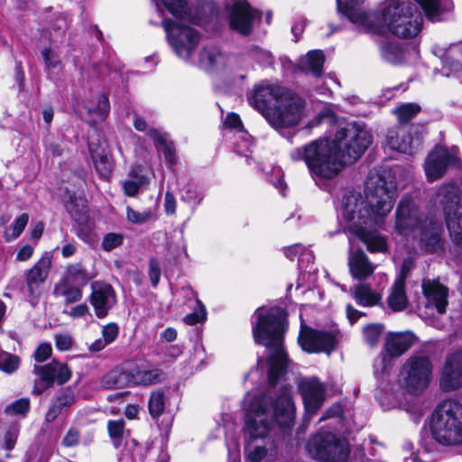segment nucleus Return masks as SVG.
Segmentation results:
<instances>
[{"label": "nucleus", "instance_id": "49530a36", "mask_svg": "<svg viewBox=\"0 0 462 462\" xmlns=\"http://www.w3.org/2000/svg\"><path fill=\"white\" fill-rule=\"evenodd\" d=\"M29 220V216L26 213L20 215L14 223L10 226V230L5 233V239L7 242H11L16 239L24 230Z\"/></svg>", "mask_w": 462, "mask_h": 462}, {"label": "nucleus", "instance_id": "aec40b11", "mask_svg": "<svg viewBox=\"0 0 462 462\" xmlns=\"http://www.w3.org/2000/svg\"><path fill=\"white\" fill-rule=\"evenodd\" d=\"M300 390L309 417L312 416L322 406L326 394L325 386L316 377L303 380L300 384Z\"/></svg>", "mask_w": 462, "mask_h": 462}, {"label": "nucleus", "instance_id": "4d7b16f0", "mask_svg": "<svg viewBox=\"0 0 462 462\" xmlns=\"http://www.w3.org/2000/svg\"><path fill=\"white\" fill-rule=\"evenodd\" d=\"M51 346L47 343L41 344L33 354V358L39 363L46 361L51 355Z\"/></svg>", "mask_w": 462, "mask_h": 462}, {"label": "nucleus", "instance_id": "9b49d317", "mask_svg": "<svg viewBox=\"0 0 462 462\" xmlns=\"http://www.w3.org/2000/svg\"><path fill=\"white\" fill-rule=\"evenodd\" d=\"M162 26L167 41L176 55L184 60L189 59L199 42L197 31L182 22H173L170 19L163 20Z\"/></svg>", "mask_w": 462, "mask_h": 462}, {"label": "nucleus", "instance_id": "2eb2a0df", "mask_svg": "<svg viewBox=\"0 0 462 462\" xmlns=\"http://www.w3.org/2000/svg\"><path fill=\"white\" fill-rule=\"evenodd\" d=\"M298 342L305 352L329 354L336 346L335 335L329 331L301 326Z\"/></svg>", "mask_w": 462, "mask_h": 462}, {"label": "nucleus", "instance_id": "5701e85b", "mask_svg": "<svg viewBox=\"0 0 462 462\" xmlns=\"http://www.w3.org/2000/svg\"><path fill=\"white\" fill-rule=\"evenodd\" d=\"M347 264L352 277L359 281L365 280L375 270V264L369 260L361 249H350Z\"/></svg>", "mask_w": 462, "mask_h": 462}, {"label": "nucleus", "instance_id": "6ab92c4d", "mask_svg": "<svg viewBox=\"0 0 462 462\" xmlns=\"http://www.w3.org/2000/svg\"><path fill=\"white\" fill-rule=\"evenodd\" d=\"M90 304L98 318H105L116 303V294L113 287L104 282L91 283Z\"/></svg>", "mask_w": 462, "mask_h": 462}, {"label": "nucleus", "instance_id": "c85d7f7f", "mask_svg": "<svg viewBox=\"0 0 462 462\" xmlns=\"http://www.w3.org/2000/svg\"><path fill=\"white\" fill-rule=\"evenodd\" d=\"M356 302L362 307H372L380 303L381 295L366 282H359L349 290Z\"/></svg>", "mask_w": 462, "mask_h": 462}, {"label": "nucleus", "instance_id": "5fc2aeb1", "mask_svg": "<svg viewBox=\"0 0 462 462\" xmlns=\"http://www.w3.org/2000/svg\"><path fill=\"white\" fill-rule=\"evenodd\" d=\"M124 236L118 233L106 234L102 241V248L105 251H111L122 245Z\"/></svg>", "mask_w": 462, "mask_h": 462}, {"label": "nucleus", "instance_id": "6e6d98bb", "mask_svg": "<svg viewBox=\"0 0 462 462\" xmlns=\"http://www.w3.org/2000/svg\"><path fill=\"white\" fill-rule=\"evenodd\" d=\"M94 228L93 222L90 221L89 217L87 218L86 223L77 224L76 233L77 236L84 242L89 243L93 239L92 231Z\"/></svg>", "mask_w": 462, "mask_h": 462}, {"label": "nucleus", "instance_id": "0eeeda50", "mask_svg": "<svg viewBox=\"0 0 462 462\" xmlns=\"http://www.w3.org/2000/svg\"><path fill=\"white\" fill-rule=\"evenodd\" d=\"M430 429L434 439L442 445L462 444V404L454 399L440 402L431 415Z\"/></svg>", "mask_w": 462, "mask_h": 462}, {"label": "nucleus", "instance_id": "a211bd4d", "mask_svg": "<svg viewBox=\"0 0 462 462\" xmlns=\"http://www.w3.org/2000/svg\"><path fill=\"white\" fill-rule=\"evenodd\" d=\"M439 386L445 392L457 390L462 386V350H457L447 356Z\"/></svg>", "mask_w": 462, "mask_h": 462}, {"label": "nucleus", "instance_id": "c03bdc74", "mask_svg": "<svg viewBox=\"0 0 462 462\" xmlns=\"http://www.w3.org/2000/svg\"><path fill=\"white\" fill-rule=\"evenodd\" d=\"M125 420L122 419L115 420H111L107 422V431L109 437L116 448L121 446V442L125 432Z\"/></svg>", "mask_w": 462, "mask_h": 462}, {"label": "nucleus", "instance_id": "7c9ffc66", "mask_svg": "<svg viewBox=\"0 0 462 462\" xmlns=\"http://www.w3.org/2000/svg\"><path fill=\"white\" fill-rule=\"evenodd\" d=\"M199 63L205 69H220L226 66V58L217 47L209 45L200 51Z\"/></svg>", "mask_w": 462, "mask_h": 462}, {"label": "nucleus", "instance_id": "393cba45", "mask_svg": "<svg viewBox=\"0 0 462 462\" xmlns=\"http://www.w3.org/2000/svg\"><path fill=\"white\" fill-rule=\"evenodd\" d=\"M421 287L429 303L433 304L439 314L445 313L448 305V288L439 281L430 279H424Z\"/></svg>", "mask_w": 462, "mask_h": 462}, {"label": "nucleus", "instance_id": "864d4df0", "mask_svg": "<svg viewBox=\"0 0 462 462\" xmlns=\"http://www.w3.org/2000/svg\"><path fill=\"white\" fill-rule=\"evenodd\" d=\"M42 56L44 60L45 67L48 70L60 68L61 61L59 54L51 48H45L42 51Z\"/></svg>", "mask_w": 462, "mask_h": 462}, {"label": "nucleus", "instance_id": "1a4fd4ad", "mask_svg": "<svg viewBox=\"0 0 462 462\" xmlns=\"http://www.w3.org/2000/svg\"><path fill=\"white\" fill-rule=\"evenodd\" d=\"M433 381V363L423 354H413L403 363L399 382L402 388L411 394H420Z\"/></svg>", "mask_w": 462, "mask_h": 462}, {"label": "nucleus", "instance_id": "37998d69", "mask_svg": "<svg viewBox=\"0 0 462 462\" xmlns=\"http://www.w3.org/2000/svg\"><path fill=\"white\" fill-rule=\"evenodd\" d=\"M67 279L74 283V286L83 287L91 279V276L79 264L70 265L67 270Z\"/></svg>", "mask_w": 462, "mask_h": 462}, {"label": "nucleus", "instance_id": "603ef678", "mask_svg": "<svg viewBox=\"0 0 462 462\" xmlns=\"http://www.w3.org/2000/svg\"><path fill=\"white\" fill-rule=\"evenodd\" d=\"M152 217V211L149 209L138 212L131 207L126 208V218L132 224H144L149 221Z\"/></svg>", "mask_w": 462, "mask_h": 462}, {"label": "nucleus", "instance_id": "6e6552de", "mask_svg": "<svg viewBox=\"0 0 462 462\" xmlns=\"http://www.w3.org/2000/svg\"><path fill=\"white\" fill-rule=\"evenodd\" d=\"M431 200L442 209L450 237L462 249V187L445 182L437 188Z\"/></svg>", "mask_w": 462, "mask_h": 462}, {"label": "nucleus", "instance_id": "09e8293b", "mask_svg": "<svg viewBox=\"0 0 462 462\" xmlns=\"http://www.w3.org/2000/svg\"><path fill=\"white\" fill-rule=\"evenodd\" d=\"M166 9L176 17L186 19L188 14L187 0H160Z\"/></svg>", "mask_w": 462, "mask_h": 462}, {"label": "nucleus", "instance_id": "f8f14e48", "mask_svg": "<svg viewBox=\"0 0 462 462\" xmlns=\"http://www.w3.org/2000/svg\"><path fill=\"white\" fill-rule=\"evenodd\" d=\"M225 5L230 28L242 35H249L254 21L261 17L260 12L253 9L245 0H226Z\"/></svg>", "mask_w": 462, "mask_h": 462}, {"label": "nucleus", "instance_id": "bb28decb", "mask_svg": "<svg viewBox=\"0 0 462 462\" xmlns=\"http://www.w3.org/2000/svg\"><path fill=\"white\" fill-rule=\"evenodd\" d=\"M272 54L259 47L250 49L245 54L233 58L231 66L234 69H248L252 68L251 60H255L261 64L271 63Z\"/></svg>", "mask_w": 462, "mask_h": 462}, {"label": "nucleus", "instance_id": "c9c22d12", "mask_svg": "<svg viewBox=\"0 0 462 462\" xmlns=\"http://www.w3.org/2000/svg\"><path fill=\"white\" fill-rule=\"evenodd\" d=\"M100 383L102 387L106 389L124 388L128 386L130 384L128 368L124 370H111L101 378Z\"/></svg>", "mask_w": 462, "mask_h": 462}, {"label": "nucleus", "instance_id": "052dcab7", "mask_svg": "<svg viewBox=\"0 0 462 462\" xmlns=\"http://www.w3.org/2000/svg\"><path fill=\"white\" fill-rule=\"evenodd\" d=\"M117 336L118 327L114 323L105 326L102 329V337L108 345L111 344Z\"/></svg>", "mask_w": 462, "mask_h": 462}, {"label": "nucleus", "instance_id": "dca6fc26", "mask_svg": "<svg viewBox=\"0 0 462 462\" xmlns=\"http://www.w3.org/2000/svg\"><path fill=\"white\" fill-rule=\"evenodd\" d=\"M325 144H371L372 135L365 125L348 123L336 125L334 138L326 137Z\"/></svg>", "mask_w": 462, "mask_h": 462}, {"label": "nucleus", "instance_id": "423d86ee", "mask_svg": "<svg viewBox=\"0 0 462 462\" xmlns=\"http://www.w3.org/2000/svg\"><path fill=\"white\" fill-rule=\"evenodd\" d=\"M367 146H301L291 154L304 160L314 178L331 180L346 166L355 163Z\"/></svg>", "mask_w": 462, "mask_h": 462}, {"label": "nucleus", "instance_id": "a19ab883", "mask_svg": "<svg viewBox=\"0 0 462 462\" xmlns=\"http://www.w3.org/2000/svg\"><path fill=\"white\" fill-rule=\"evenodd\" d=\"M149 412L155 419L159 418L165 410V393L162 390H156L150 395L148 402Z\"/></svg>", "mask_w": 462, "mask_h": 462}, {"label": "nucleus", "instance_id": "20e7f679", "mask_svg": "<svg viewBox=\"0 0 462 462\" xmlns=\"http://www.w3.org/2000/svg\"><path fill=\"white\" fill-rule=\"evenodd\" d=\"M254 315L256 321L252 328L254 340L267 349L268 382L274 386L290 362L283 344L288 326L286 313L280 308H271L264 313L258 309Z\"/></svg>", "mask_w": 462, "mask_h": 462}, {"label": "nucleus", "instance_id": "473e14b6", "mask_svg": "<svg viewBox=\"0 0 462 462\" xmlns=\"http://www.w3.org/2000/svg\"><path fill=\"white\" fill-rule=\"evenodd\" d=\"M66 210L69 213L76 224H84L89 217L87 200L83 197L69 195L65 203Z\"/></svg>", "mask_w": 462, "mask_h": 462}, {"label": "nucleus", "instance_id": "7ed1b4c3", "mask_svg": "<svg viewBox=\"0 0 462 462\" xmlns=\"http://www.w3.org/2000/svg\"><path fill=\"white\" fill-rule=\"evenodd\" d=\"M247 99L249 105L278 130L295 126L303 116L304 99L278 84H257Z\"/></svg>", "mask_w": 462, "mask_h": 462}, {"label": "nucleus", "instance_id": "680f3d73", "mask_svg": "<svg viewBox=\"0 0 462 462\" xmlns=\"http://www.w3.org/2000/svg\"><path fill=\"white\" fill-rule=\"evenodd\" d=\"M79 431L76 429L71 428L67 431L66 435L64 436L62 439V444L68 448L76 446L79 441Z\"/></svg>", "mask_w": 462, "mask_h": 462}, {"label": "nucleus", "instance_id": "4be33fe9", "mask_svg": "<svg viewBox=\"0 0 462 462\" xmlns=\"http://www.w3.org/2000/svg\"><path fill=\"white\" fill-rule=\"evenodd\" d=\"M127 368L130 384L133 385H152L162 382L165 378L162 369L151 368L145 363L134 364Z\"/></svg>", "mask_w": 462, "mask_h": 462}, {"label": "nucleus", "instance_id": "c756f323", "mask_svg": "<svg viewBox=\"0 0 462 462\" xmlns=\"http://www.w3.org/2000/svg\"><path fill=\"white\" fill-rule=\"evenodd\" d=\"M388 306L393 311H402L408 305L404 277L399 276L393 284L387 297Z\"/></svg>", "mask_w": 462, "mask_h": 462}, {"label": "nucleus", "instance_id": "ddd939ff", "mask_svg": "<svg viewBox=\"0 0 462 462\" xmlns=\"http://www.w3.org/2000/svg\"><path fill=\"white\" fill-rule=\"evenodd\" d=\"M415 337L410 333L390 332L384 341V356L374 364L375 373L383 374L391 368V359L403 355L414 344Z\"/></svg>", "mask_w": 462, "mask_h": 462}, {"label": "nucleus", "instance_id": "f257e3e1", "mask_svg": "<svg viewBox=\"0 0 462 462\" xmlns=\"http://www.w3.org/2000/svg\"><path fill=\"white\" fill-rule=\"evenodd\" d=\"M397 185L391 169L374 168L365 181V195L350 192L343 199L342 217L347 230L358 237L370 252L386 250L385 239L377 233L392 211Z\"/></svg>", "mask_w": 462, "mask_h": 462}, {"label": "nucleus", "instance_id": "13d9d810", "mask_svg": "<svg viewBox=\"0 0 462 462\" xmlns=\"http://www.w3.org/2000/svg\"><path fill=\"white\" fill-rule=\"evenodd\" d=\"M147 134L155 144H168V143H172L167 133H162L157 129L148 130Z\"/></svg>", "mask_w": 462, "mask_h": 462}, {"label": "nucleus", "instance_id": "39448f33", "mask_svg": "<svg viewBox=\"0 0 462 462\" xmlns=\"http://www.w3.org/2000/svg\"><path fill=\"white\" fill-rule=\"evenodd\" d=\"M295 408L291 388L282 385L279 395L259 396L254 399L245 416V434L251 439H263L273 426V420L282 428H289L294 420Z\"/></svg>", "mask_w": 462, "mask_h": 462}, {"label": "nucleus", "instance_id": "b1692460", "mask_svg": "<svg viewBox=\"0 0 462 462\" xmlns=\"http://www.w3.org/2000/svg\"><path fill=\"white\" fill-rule=\"evenodd\" d=\"M51 265V257L44 255L27 272L26 285L32 296L39 293L41 285L45 282L49 274Z\"/></svg>", "mask_w": 462, "mask_h": 462}, {"label": "nucleus", "instance_id": "338daca9", "mask_svg": "<svg viewBox=\"0 0 462 462\" xmlns=\"http://www.w3.org/2000/svg\"><path fill=\"white\" fill-rule=\"evenodd\" d=\"M267 455V449L264 447L257 446L250 450L248 453V458L251 462H261Z\"/></svg>", "mask_w": 462, "mask_h": 462}, {"label": "nucleus", "instance_id": "9d476101", "mask_svg": "<svg viewBox=\"0 0 462 462\" xmlns=\"http://www.w3.org/2000/svg\"><path fill=\"white\" fill-rule=\"evenodd\" d=\"M309 455L321 462H345L349 455V447L346 439L331 432H319L307 442Z\"/></svg>", "mask_w": 462, "mask_h": 462}, {"label": "nucleus", "instance_id": "f3484780", "mask_svg": "<svg viewBox=\"0 0 462 462\" xmlns=\"http://www.w3.org/2000/svg\"><path fill=\"white\" fill-rule=\"evenodd\" d=\"M422 224V214L415 202L410 198H403L395 212V227L401 235H406Z\"/></svg>", "mask_w": 462, "mask_h": 462}, {"label": "nucleus", "instance_id": "f03ea898", "mask_svg": "<svg viewBox=\"0 0 462 462\" xmlns=\"http://www.w3.org/2000/svg\"><path fill=\"white\" fill-rule=\"evenodd\" d=\"M338 11L365 32L384 34L388 32L402 38L415 37L422 28V16L412 12L410 4L385 0L379 12L357 5L356 0H337Z\"/></svg>", "mask_w": 462, "mask_h": 462}, {"label": "nucleus", "instance_id": "774afa93", "mask_svg": "<svg viewBox=\"0 0 462 462\" xmlns=\"http://www.w3.org/2000/svg\"><path fill=\"white\" fill-rule=\"evenodd\" d=\"M164 208L168 215H173L176 211V199L171 192L165 194Z\"/></svg>", "mask_w": 462, "mask_h": 462}, {"label": "nucleus", "instance_id": "de8ad7c7", "mask_svg": "<svg viewBox=\"0 0 462 462\" xmlns=\"http://www.w3.org/2000/svg\"><path fill=\"white\" fill-rule=\"evenodd\" d=\"M20 365V358L5 351H0V370L6 374H13Z\"/></svg>", "mask_w": 462, "mask_h": 462}, {"label": "nucleus", "instance_id": "4c0bfd02", "mask_svg": "<svg viewBox=\"0 0 462 462\" xmlns=\"http://www.w3.org/2000/svg\"><path fill=\"white\" fill-rule=\"evenodd\" d=\"M444 64L454 72L462 71V42L448 48L444 55Z\"/></svg>", "mask_w": 462, "mask_h": 462}, {"label": "nucleus", "instance_id": "79ce46f5", "mask_svg": "<svg viewBox=\"0 0 462 462\" xmlns=\"http://www.w3.org/2000/svg\"><path fill=\"white\" fill-rule=\"evenodd\" d=\"M421 108L416 103H406L399 106L393 110V114L397 116L400 124H405L414 118Z\"/></svg>", "mask_w": 462, "mask_h": 462}, {"label": "nucleus", "instance_id": "3c124183", "mask_svg": "<svg viewBox=\"0 0 462 462\" xmlns=\"http://www.w3.org/2000/svg\"><path fill=\"white\" fill-rule=\"evenodd\" d=\"M60 408L67 409L73 405L77 401V396L71 388H65L53 400Z\"/></svg>", "mask_w": 462, "mask_h": 462}, {"label": "nucleus", "instance_id": "412c9836", "mask_svg": "<svg viewBox=\"0 0 462 462\" xmlns=\"http://www.w3.org/2000/svg\"><path fill=\"white\" fill-rule=\"evenodd\" d=\"M33 373L42 383L46 384V387L52 385L54 382L61 385L71 377V371L68 365L56 360L44 365H35Z\"/></svg>", "mask_w": 462, "mask_h": 462}, {"label": "nucleus", "instance_id": "cd10ccee", "mask_svg": "<svg viewBox=\"0 0 462 462\" xmlns=\"http://www.w3.org/2000/svg\"><path fill=\"white\" fill-rule=\"evenodd\" d=\"M421 9L425 16L431 22H439L443 20L445 14L449 13L453 9L451 0H415Z\"/></svg>", "mask_w": 462, "mask_h": 462}, {"label": "nucleus", "instance_id": "8fccbe9b", "mask_svg": "<svg viewBox=\"0 0 462 462\" xmlns=\"http://www.w3.org/2000/svg\"><path fill=\"white\" fill-rule=\"evenodd\" d=\"M383 326L382 324H370L364 328L363 333L365 342L370 346H374L383 333Z\"/></svg>", "mask_w": 462, "mask_h": 462}, {"label": "nucleus", "instance_id": "ea45409f", "mask_svg": "<svg viewBox=\"0 0 462 462\" xmlns=\"http://www.w3.org/2000/svg\"><path fill=\"white\" fill-rule=\"evenodd\" d=\"M53 292L57 297H63L67 304L79 301L82 298V291L79 287L69 285L65 282L55 285Z\"/></svg>", "mask_w": 462, "mask_h": 462}, {"label": "nucleus", "instance_id": "69168bd1", "mask_svg": "<svg viewBox=\"0 0 462 462\" xmlns=\"http://www.w3.org/2000/svg\"><path fill=\"white\" fill-rule=\"evenodd\" d=\"M62 411L63 409L60 408L54 401H52L45 414V421L48 423L53 422L62 412Z\"/></svg>", "mask_w": 462, "mask_h": 462}, {"label": "nucleus", "instance_id": "72a5a7b5", "mask_svg": "<svg viewBox=\"0 0 462 462\" xmlns=\"http://www.w3.org/2000/svg\"><path fill=\"white\" fill-rule=\"evenodd\" d=\"M91 158L97 171L102 178H107L112 171V159L104 146L90 149Z\"/></svg>", "mask_w": 462, "mask_h": 462}, {"label": "nucleus", "instance_id": "bf43d9fd", "mask_svg": "<svg viewBox=\"0 0 462 462\" xmlns=\"http://www.w3.org/2000/svg\"><path fill=\"white\" fill-rule=\"evenodd\" d=\"M149 277L153 286H156L159 283L161 269L159 263L153 258L149 261Z\"/></svg>", "mask_w": 462, "mask_h": 462}, {"label": "nucleus", "instance_id": "2f4dec72", "mask_svg": "<svg viewBox=\"0 0 462 462\" xmlns=\"http://www.w3.org/2000/svg\"><path fill=\"white\" fill-rule=\"evenodd\" d=\"M86 100L87 115H94L97 117V121H104L110 110L107 97L104 94H96Z\"/></svg>", "mask_w": 462, "mask_h": 462}, {"label": "nucleus", "instance_id": "e2e57ef3", "mask_svg": "<svg viewBox=\"0 0 462 462\" xmlns=\"http://www.w3.org/2000/svg\"><path fill=\"white\" fill-rule=\"evenodd\" d=\"M159 154H162L166 162L171 167L176 164V150L174 146H162V149L159 150Z\"/></svg>", "mask_w": 462, "mask_h": 462}, {"label": "nucleus", "instance_id": "a18cd8bd", "mask_svg": "<svg viewBox=\"0 0 462 462\" xmlns=\"http://www.w3.org/2000/svg\"><path fill=\"white\" fill-rule=\"evenodd\" d=\"M30 400L28 398H21L5 406L4 411L9 416L25 417L30 411Z\"/></svg>", "mask_w": 462, "mask_h": 462}, {"label": "nucleus", "instance_id": "4468645a", "mask_svg": "<svg viewBox=\"0 0 462 462\" xmlns=\"http://www.w3.org/2000/svg\"><path fill=\"white\" fill-rule=\"evenodd\" d=\"M458 159L454 149L447 146H435L429 153L425 162V173L428 181L433 182L441 179L448 167L456 165Z\"/></svg>", "mask_w": 462, "mask_h": 462}, {"label": "nucleus", "instance_id": "0e129e2a", "mask_svg": "<svg viewBox=\"0 0 462 462\" xmlns=\"http://www.w3.org/2000/svg\"><path fill=\"white\" fill-rule=\"evenodd\" d=\"M55 345L61 351L69 350L72 345V339L69 335H57L55 337Z\"/></svg>", "mask_w": 462, "mask_h": 462}, {"label": "nucleus", "instance_id": "e433bc0d", "mask_svg": "<svg viewBox=\"0 0 462 462\" xmlns=\"http://www.w3.org/2000/svg\"><path fill=\"white\" fill-rule=\"evenodd\" d=\"M325 57L321 51H311L300 60V67L307 72L319 77L322 74V67Z\"/></svg>", "mask_w": 462, "mask_h": 462}, {"label": "nucleus", "instance_id": "a878e982", "mask_svg": "<svg viewBox=\"0 0 462 462\" xmlns=\"http://www.w3.org/2000/svg\"><path fill=\"white\" fill-rule=\"evenodd\" d=\"M419 246L429 254H438L443 251L444 242L441 237V228L437 223H430L422 228Z\"/></svg>", "mask_w": 462, "mask_h": 462}, {"label": "nucleus", "instance_id": "f704fd0d", "mask_svg": "<svg viewBox=\"0 0 462 462\" xmlns=\"http://www.w3.org/2000/svg\"><path fill=\"white\" fill-rule=\"evenodd\" d=\"M380 53L383 60L393 65L401 64L404 60V51L395 42H382L380 44Z\"/></svg>", "mask_w": 462, "mask_h": 462}, {"label": "nucleus", "instance_id": "58836bf2", "mask_svg": "<svg viewBox=\"0 0 462 462\" xmlns=\"http://www.w3.org/2000/svg\"><path fill=\"white\" fill-rule=\"evenodd\" d=\"M129 176L131 179L123 183V189L127 196L134 197L138 193L140 188L148 184V178L136 170H132Z\"/></svg>", "mask_w": 462, "mask_h": 462}]
</instances>
